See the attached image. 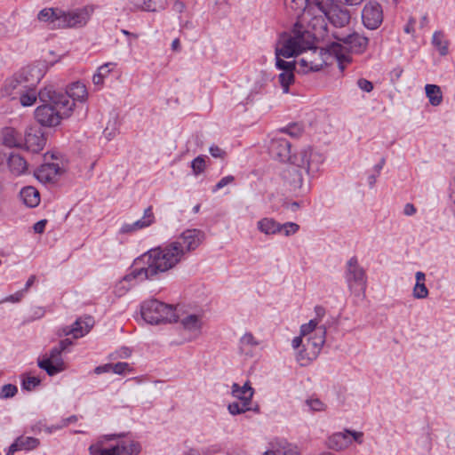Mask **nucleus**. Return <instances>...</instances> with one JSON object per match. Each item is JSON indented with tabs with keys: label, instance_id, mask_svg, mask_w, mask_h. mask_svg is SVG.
I'll use <instances>...</instances> for the list:
<instances>
[{
	"label": "nucleus",
	"instance_id": "1",
	"mask_svg": "<svg viewBox=\"0 0 455 455\" xmlns=\"http://www.w3.org/2000/svg\"><path fill=\"white\" fill-rule=\"evenodd\" d=\"M182 260V251L178 250L177 243L171 242L164 246L150 249L133 260L130 272L122 282L156 280L161 274L174 268Z\"/></svg>",
	"mask_w": 455,
	"mask_h": 455
},
{
	"label": "nucleus",
	"instance_id": "2",
	"mask_svg": "<svg viewBox=\"0 0 455 455\" xmlns=\"http://www.w3.org/2000/svg\"><path fill=\"white\" fill-rule=\"evenodd\" d=\"M38 98L44 104L35 110V118L45 127H53L60 124L61 119L68 117L75 104L68 101L67 95L56 96L53 85H47L38 92Z\"/></svg>",
	"mask_w": 455,
	"mask_h": 455
},
{
	"label": "nucleus",
	"instance_id": "3",
	"mask_svg": "<svg viewBox=\"0 0 455 455\" xmlns=\"http://www.w3.org/2000/svg\"><path fill=\"white\" fill-rule=\"evenodd\" d=\"M271 156L280 162H291L294 165L305 168L308 175L319 171L323 156L311 148L303 149L298 155L291 154V145L284 138H274L268 148Z\"/></svg>",
	"mask_w": 455,
	"mask_h": 455
},
{
	"label": "nucleus",
	"instance_id": "4",
	"mask_svg": "<svg viewBox=\"0 0 455 455\" xmlns=\"http://www.w3.org/2000/svg\"><path fill=\"white\" fill-rule=\"evenodd\" d=\"M311 34L296 23L292 35L283 34L276 42L275 48V57L291 58L302 53L307 47H310Z\"/></svg>",
	"mask_w": 455,
	"mask_h": 455
},
{
	"label": "nucleus",
	"instance_id": "5",
	"mask_svg": "<svg viewBox=\"0 0 455 455\" xmlns=\"http://www.w3.org/2000/svg\"><path fill=\"white\" fill-rule=\"evenodd\" d=\"M142 318L150 324L178 321L176 308L156 299L144 301L140 307Z\"/></svg>",
	"mask_w": 455,
	"mask_h": 455
},
{
	"label": "nucleus",
	"instance_id": "6",
	"mask_svg": "<svg viewBox=\"0 0 455 455\" xmlns=\"http://www.w3.org/2000/svg\"><path fill=\"white\" fill-rule=\"evenodd\" d=\"M345 278L349 291L355 296H363L367 286L365 270L360 266L355 256L346 264Z\"/></svg>",
	"mask_w": 455,
	"mask_h": 455
},
{
	"label": "nucleus",
	"instance_id": "7",
	"mask_svg": "<svg viewBox=\"0 0 455 455\" xmlns=\"http://www.w3.org/2000/svg\"><path fill=\"white\" fill-rule=\"evenodd\" d=\"M303 56L298 60V72L307 74L310 71L316 72L326 65L325 57L329 53L323 48L313 46V42L310 40V47H307L302 52Z\"/></svg>",
	"mask_w": 455,
	"mask_h": 455
},
{
	"label": "nucleus",
	"instance_id": "8",
	"mask_svg": "<svg viewBox=\"0 0 455 455\" xmlns=\"http://www.w3.org/2000/svg\"><path fill=\"white\" fill-rule=\"evenodd\" d=\"M315 6L336 28H345L350 22L349 11L335 4L333 0H315Z\"/></svg>",
	"mask_w": 455,
	"mask_h": 455
},
{
	"label": "nucleus",
	"instance_id": "9",
	"mask_svg": "<svg viewBox=\"0 0 455 455\" xmlns=\"http://www.w3.org/2000/svg\"><path fill=\"white\" fill-rule=\"evenodd\" d=\"M231 394L236 401L229 403L230 414H240L251 410V403L254 390L249 381L245 382L242 387L234 383Z\"/></svg>",
	"mask_w": 455,
	"mask_h": 455
},
{
	"label": "nucleus",
	"instance_id": "10",
	"mask_svg": "<svg viewBox=\"0 0 455 455\" xmlns=\"http://www.w3.org/2000/svg\"><path fill=\"white\" fill-rule=\"evenodd\" d=\"M94 12L93 5H85L72 10H62L61 24H59L61 29L80 28L89 22Z\"/></svg>",
	"mask_w": 455,
	"mask_h": 455
},
{
	"label": "nucleus",
	"instance_id": "11",
	"mask_svg": "<svg viewBox=\"0 0 455 455\" xmlns=\"http://www.w3.org/2000/svg\"><path fill=\"white\" fill-rule=\"evenodd\" d=\"M326 329L323 326L319 327L313 337H310L306 345V348L299 350L297 355V360L304 364V361H311L319 354L325 342Z\"/></svg>",
	"mask_w": 455,
	"mask_h": 455
},
{
	"label": "nucleus",
	"instance_id": "12",
	"mask_svg": "<svg viewBox=\"0 0 455 455\" xmlns=\"http://www.w3.org/2000/svg\"><path fill=\"white\" fill-rule=\"evenodd\" d=\"M204 234L199 229H187L183 231L172 243H177L179 251H182V257L185 259L187 255L195 251L204 241Z\"/></svg>",
	"mask_w": 455,
	"mask_h": 455
},
{
	"label": "nucleus",
	"instance_id": "13",
	"mask_svg": "<svg viewBox=\"0 0 455 455\" xmlns=\"http://www.w3.org/2000/svg\"><path fill=\"white\" fill-rule=\"evenodd\" d=\"M331 36L341 42L351 52L361 54L367 49L369 39L356 32L331 31Z\"/></svg>",
	"mask_w": 455,
	"mask_h": 455
},
{
	"label": "nucleus",
	"instance_id": "14",
	"mask_svg": "<svg viewBox=\"0 0 455 455\" xmlns=\"http://www.w3.org/2000/svg\"><path fill=\"white\" fill-rule=\"evenodd\" d=\"M89 451L91 455H138L140 451V445L137 442L123 441L110 449L91 445Z\"/></svg>",
	"mask_w": 455,
	"mask_h": 455
},
{
	"label": "nucleus",
	"instance_id": "15",
	"mask_svg": "<svg viewBox=\"0 0 455 455\" xmlns=\"http://www.w3.org/2000/svg\"><path fill=\"white\" fill-rule=\"evenodd\" d=\"M62 348L57 346L50 351L49 356L38 360V366L44 370L49 376H54L66 369L65 363L60 356Z\"/></svg>",
	"mask_w": 455,
	"mask_h": 455
},
{
	"label": "nucleus",
	"instance_id": "16",
	"mask_svg": "<svg viewBox=\"0 0 455 455\" xmlns=\"http://www.w3.org/2000/svg\"><path fill=\"white\" fill-rule=\"evenodd\" d=\"M26 148L33 153L43 150L46 144V138L43 129L37 125L27 128L24 135Z\"/></svg>",
	"mask_w": 455,
	"mask_h": 455
},
{
	"label": "nucleus",
	"instance_id": "17",
	"mask_svg": "<svg viewBox=\"0 0 455 455\" xmlns=\"http://www.w3.org/2000/svg\"><path fill=\"white\" fill-rule=\"evenodd\" d=\"M362 20L367 28H378L383 20L381 5L378 3L366 4L362 12Z\"/></svg>",
	"mask_w": 455,
	"mask_h": 455
},
{
	"label": "nucleus",
	"instance_id": "18",
	"mask_svg": "<svg viewBox=\"0 0 455 455\" xmlns=\"http://www.w3.org/2000/svg\"><path fill=\"white\" fill-rule=\"evenodd\" d=\"M62 169L58 164L44 163L41 164L35 172L36 179L44 183H53L62 173Z\"/></svg>",
	"mask_w": 455,
	"mask_h": 455
},
{
	"label": "nucleus",
	"instance_id": "19",
	"mask_svg": "<svg viewBox=\"0 0 455 455\" xmlns=\"http://www.w3.org/2000/svg\"><path fill=\"white\" fill-rule=\"evenodd\" d=\"M62 10L60 8H44L37 14V20L46 23L51 29H61Z\"/></svg>",
	"mask_w": 455,
	"mask_h": 455
},
{
	"label": "nucleus",
	"instance_id": "20",
	"mask_svg": "<svg viewBox=\"0 0 455 455\" xmlns=\"http://www.w3.org/2000/svg\"><path fill=\"white\" fill-rule=\"evenodd\" d=\"M26 90L27 85L23 84V82L15 73L12 77L7 78L4 81L1 92L2 96L10 97L11 99L14 100L17 99L18 96Z\"/></svg>",
	"mask_w": 455,
	"mask_h": 455
},
{
	"label": "nucleus",
	"instance_id": "21",
	"mask_svg": "<svg viewBox=\"0 0 455 455\" xmlns=\"http://www.w3.org/2000/svg\"><path fill=\"white\" fill-rule=\"evenodd\" d=\"M60 95H67L68 101L75 104L76 100L83 102L87 99V90L84 84L76 82L71 84L64 92L56 90V96Z\"/></svg>",
	"mask_w": 455,
	"mask_h": 455
},
{
	"label": "nucleus",
	"instance_id": "22",
	"mask_svg": "<svg viewBox=\"0 0 455 455\" xmlns=\"http://www.w3.org/2000/svg\"><path fill=\"white\" fill-rule=\"evenodd\" d=\"M93 325V319L88 316L84 319H77L71 326L64 329L66 335L72 334L75 339H78L88 333Z\"/></svg>",
	"mask_w": 455,
	"mask_h": 455
},
{
	"label": "nucleus",
	"instance_id": "23",
	"mask_svg": "<svg viewBox=\"0 0 455 455\" xmlns=\"http://www.w3.org/2000/svg\"><path fill=\"white\" fill-rule=\"evenodd\" d=\"M16 75L27 85V89L35 87L36 84L41 80L43 75L41 70L36 67H25L21 68Z\"/></svg>",
	"mask_w": 455,
	"mask_h": 455
},
{
	"label": "nucleus",
	"instance_id": "24",
	"mask_svg": "<svg viewBox=\"0 0 455 455\" xmlns=\"http://www.w3.org/2000/svg\"><path fill=\"white\" fill-rule=\"evenodd\" d=\"M260 345L251 332L244 333L239 340V352L243 355L252 356L253 350Z\"/></svg>",
	"mask_w": 455,
	"mask_h": 455
},
{
	"label": "nucleus",
	"instance_id": "25",
	"mask_svg": "<svg viewBox=\"0 0 455 455\" xmlns=\"http://www.w3.org/2000/svg\"><path fill=\"white\" fill-rule=\"evenodd\" d=\"M7 164L10 172L15 176H20L25 173L28 169L26 160L19 154H10L7 158Z\"/></svg>",
	"mask_w": 455,
	"mask_h": 455
},
{
	"label": "nucleus",
	"instance_id": "26",
	"mask_svg": "<svg viewBox=\"0 0 455 455\" xmlns=\"http://www.w3.org/2000/svg\"><path fill=\"white\" fill-rule=\"evenodd\" d=\"M20 197L24 204L30 208L37 206L40 203L38 190L31 186L23 188L20 192Z\"/></svg>",
	"mask_w": 455,
	"mask_h": 455
},
{
	"label": "nucleus",
	"instance_id": "27",
	"mask_svg": "<svg viewBox=\"0 0 455 455\" xmlns=\"http://www.w3.org/2000/svg\"><path fill=\"white\" fill-rule=\"evenodd\" d=\"M40 442L35 437H18L13 443L11 444V451H17L20 450L30 451L36 449Z\"/></svg>",
	"mask_w": 455,
	"mask_h": 455
},
{
	"label": "nucleus",
	"instance_id": "28",
	"mask_svg": "<svg viewBox=\"0 0 455 455\" xmlns=\"http://www.w3.org/2000/svg\"><path fill=\"white\" fill-rule=\"evenodd\" d=\"M3 144L8 148H19L21 146L22 139L20 134L12 127H5L2 132Z\"/></svg>",
	"mask_w": 455,
	"mask_h": 455
},
{
	"label": "nucleus",
	"instance_id": "29",
	"mask_svg": "<svg viewBox=\"0 0 455 455\" xmlns=\"http://www.w3.org/2000/svg\"><path fill=\"white\" fill-rule=\"evenodd\" d=\"M281 224L271 218H264L258 222V228L266 235L280 233Z\"/></svg>",
	"mask_w": 455,
	"mask_h": 455
},
{
	"label": "nucleus",
	"instance_id": "30",
	"mask_svg": "<svg viewBox=\"0 0 455 455\" xmlns=\"http://www.w3.org/2000/svg\"><path fill=\"white\" fill-rule=\"evenodd\" d=\"M351 443V440L345 433H336L328 439V446L333 450H341L347 446Z\"/></svg>",
	"mask_w": 455,
	"mask_h": 455
},
{
	"label": "nucleus",
	"instance_id": "31",
	"mask_svg": "<svg viewBox=\"0 0 455 455\" xmlns=\"http://www.w3.org/2000/svg\"><path fill=\"white\" fill-rule=\"evenodd\" d=\"M155 222V215L152 206H148L145 211L143 217L140 220L132 223L135 231L146 228Z\"/></svg>",
	"mask_w": 455,
	"mask_h": 455
},
{
	"label": "nucleus",
	"instance_id": "32",
	"mask_svg": "<svg viewBox=\"0 0 455 455\" xmlns=\"http://www.w3.org/2000/svg\"><path fill=\"white\" fill-rule=\"evenodd\" d=\"M426 94L432 106H439L443 101L441 88L435 84H427L425 86Z\"/></svg>",
	"mask_w": 455,
	"mask_h": 455
},
{
	"label": "nucleus",
	"instance_id": "33",
	"mask_svg": "<svg viewBox=\"0 0 455 455\" xmlns=\"http://www.w3.org/2000/svg\"><path fill=\"white\" fill-rule=\"evenodd\" d=\"M301 170L307 172L305 168L298 165L292 166L287 170V173L291 176L290 183L294 189L301 188L302 187L303 177Z\"/></svg>",
	"mask_w": 455,
	"mask_h": 455
},
{
	"label": "nucleus",
	"instance_id": "34",
	"mask_svg": "<svg viewBox=\"0 0 455 455\" xmlns=\"http://www.w3.org/2000/svg\"><path fill=\"white\" fill-rule=\"evenodd\" d=\"M181 324L185 330L192 332H198L202 327V321L198 315H189L181 320Z\"/></svg>",
	"mask_w": 455,
	"mask_h": 455
},
{
	"label": "nucleus",
	"instance_id": "35",
	"mask_svg": "<svg viewBox=\"0 0 455 455\" xmlns=\"http://www.w3.org/2000/svg\"><path fill=\"white\" fill-rule=\"evenodd\" d=\"M432 43L442 56H445L448 53V42L444 39V35L442 31H435L434 33Z\"/></svg>",
	"mask_w": 455,
	"mask_h": 455
},
{
	"label": "nucleus",
	"instance_id": "36",
	"mask_svg": "<svg viewBox=\"0 0 455 455\" xmlns=\"http://www.w3.org/2000/svg\"><path fill=\"white\" fill-rule=\"evenodd\" d=\"M38 96V92H36L34 87H30L27 89L25 92H22L18 98L20 99V102L23 107H30L36 101Z\"/></svg>",
	"mask_w": 455,
	"mask_h": 455
},
{
	"label": "nucleus",
	"instance_id": "37",
	"mask_svg": "<svg viewBox=\"0 0 455 455\" xmlns=\"http://www.w3.org/2000/svg\"><path fill=\"white\" fill-rule=\"evenodd\" d=\"M279 83L284 93L289 92V87L294 83V72H282L278 76Z\"/></svg>",
	"mask_w": 455,
	"mask_h": 455
},
{
	"label": "nucleus",
	"instance_id": "38",
	"mask_svg": "<svg viewBox=\"0 0 455 455\" xmlns=\"http://www.w3.org/2000/svg\"><path fill=\"white\" fill-rule=\"evenodd\" d=\"M282 58L283 56L275 57V67L283 70V72H294L298 66V61H286Z\"/></svg>",
	"mask_w": 455,
	"mask_h": 455
},
{
	"label": "nucleus",
	"instance_id": "39",
	"mask_svg": "<svg viewBox=\"0 0 455 455\" xmlns=\"http://www.w3.org/2000/svg\"><path fill=\"white\" fill-rule=\"evenodd\" d=\"M285 4L291 9L303 12L310 7L308 0H285Z\"/></svg>",
	"mask_w": 455,
	"mask_h": 455
},
{
	"label": "nucleus",
	"instance_id": "40",
	"mask_svg": "<svg viewBox=\"0 0 455 455\" xmlns=\"http://www.w3.org/2000/svg\"><path fill=\"white\" fill-rule=\"evenodd\" d=\"M280 132L287 133L293 138H298L302 134L303 129L299 124H292L288 125L287 127L280 129Z\"/></svg>",
	"mask_w": 455,
	"mask_h": 455
},
{
	"label": "nucleus",
	"instance_id": "41",
	"mask_svg": "<svg viewBox=\"0 0 455 455\" xmlns=\"http://www.w3.org/2000/svg\"><path fill=\"white\" fill-rule=\"evenodd\" d=\"M205 156H198L191 162V168L196 175L202 173L205 168Z\"/></svg>",
	"mask_w": 455,
	"mask_h": 455
},
{
	"label": "nucleus",
	"instance_id": "42",
	"mask_svg": "<svg viewBox=\"0 0 455 455\" xmlns=\"http://www.w3.org/2000/svg\"><path fill=\"white\" fill-rule=\"evenodd\" d=\"M18 393V388L15 385L6 384L4 385L0 390V398L8 399L13 397Z\"/></svg>",
	"mask_w": 455,
	"mask_h": 455
},
{
	"label": "nucleus",
	"instance_id": "43",
	"mask_svg": "<svg viewBox=\"0 0 455 455\" xmlns=\"http://www.w3.org/2000/svg\"><path fill=\"white\" fill-rule=\"evenodd\" d=\"M278 455H299L296 446H293L286 442L279 443V454Z\"/></svg>",
	"mask_w": 455,
	"mask_h": 455
},
{
	"label": "nucleus",
	"instance_id": "44",
	"mask_svg": "<svg viewBox=\"0 0 455 455\" xmlns=\"http://www.w3.org/2000/svg\"><path fill=\"white\" fill-rule=\"evenodd\" d=\"M299 229V226L294 222H286L281 224L280 233H283L284 235L290 236L296 234Z\"/></svg>",
	"mask_w": 455,
	"mask_h": 455
},
{
	"label": "nucleus",
	"instance_id": "45",
	"mask_svg": "<svg viewBox=\"0 0 455 455\" xmlns=\"http://www.w3.org/2000/svg\"><path fill=\"white\" fill-rule=\"evenodd\" d=\"M306 403L313 411H323L326 409V405L318 398L307 399Z\"/></svg>",
	"mask_w": 455,
	"mask_h": 455
},
{
	"label": "nucleus",
	"instance_id": "46",
	"mask_svg": "<svg viewBox=\"0 0 455 455\" xmlns=\"http://www.w3.org/2000/svg\"><path fill=\"white\" fill-rule=\"evenodd\" d=\"M428 295V290L425 285V283H415L413 288V296L416 299H425Z\"/></svg>",
	"mask_w": 455,
	"mask_h": 455
},
{
	"label": "nucleus",
	"instance_id": "47",
	"mask_svg": "<svg viewBox=\"0 0 455 455\" xmlns=\"http://www.w3.org/2000/svg\"><path fill=\"white\" fill-rule=\"evenodd\" d=\"M40 384V379L36 377L28 376L22 380V388L31 391Z\"/></svg>",
	"mask_w": 455,
	"mask_h": 455
},
{
	"label": "nucleus",
	"instance_id": "48",
	"mask_svg": "<svg viewBox=\"0 0 455 455\" xmlns=\"http://www.w3.org/2000/svg\"><path fill=\"white\" fill-rule=\"evenodd\" d=\"M317 323H318L315 320H310L307 323L302 324L300 327L301 336H306L314 331L317 326Z\"/></svg>",
	"mask_w": 455,
	"mask_h": 455
},
{
	"label": "nucleus",
	"instance_id": "49",
	"mask_svg": "<svg viewBox=\"0 0 455 455\" xmlns=\"http://www.w3.org/2000/svg\"><path fill=\"white\" fill-rule=\"evenodd\" d=\"M130 369L128 363L119 362L115 364L112 363V371L116 374H124Z\"/></svg>",
	"mask_w": 455,
	"mask_h": 455
},
{
	"label": "nucleus",
	"instance_id": "50",
	"mask_svg": "<svg viewBox=\"0 0 455 455\" xmlns=\"http://www.w3.org/2000/svg\"><path fill=\"white\" fill-rule=\"evenodd\" d=\"M357 85L362 91L366 92H371L373 90L372 83L365 78L358 79Z\"/></svg>",
	"mask_w": 455,
	"mask_h": 455
},
{
	"label": "nucleus",
	"instance_id": "51",
	"mask_svg": "<svg viewBox=\"0 0 455 455\" xmlns=\"http://www.w3.org/2000/svg\"><path fill=\"white\" fill-rule=\"evenodd\" d=\"M114 66H115L114 63H110V62L105 63V64L101 65L98 68L97 71H98V73H100V75L105 78L110 74Z\"/></svg>",
	"mask_w": 455,
	"mask_h": 455
},
{
	"label": "nucleus",
	"instance_id": "52",
	"mask_svg": "<svg viewBox=\"0 0 455 455\" xmlns=\"http://www.w3.org/2000/svg\"><path fill=\"white\" fill-rule=\"evenodd\" d=\"M210 154L215 158H224L226 152L216 145L210 148Z\"/></svg>",
	"mask_w": 455,
	"mask_h": 455
},
{
	"label": "nucleus",
	"instance_id": "53",
	"mask_svg": "<svg viewBox=\"0 0 455 455\" xmlns=\"http://www.w3.org/2000/svg\"><path fill=\"white\" fill-rule=\"evenodd\" d=\"M232 101L236 102L233 108V111H235L237 115L246 111L245 104L243 102H238V98L233 96Z\"/></svg>",
	"mask_w": 455,
	"mask_h": 455
},
{
	"label": "nucleus",
	"instance_id": "54",
	"mask_svg": "<svg viewBox=\"0 0 455 455\" xmlns=\"http://www.w3.org/2000/svg\"><path fill=\"white\" fill-rule=\"evenodd\" d=\"M93 371L95 374H98V375L105 373V372H110V371H112V363H106L104 365L97 366Z\"/></svg>",
	"mask_w": 455,
	"mask_h": 455
},
{
	"label": "nucleus",
	"instance_id": "55",
	"mask_svg": "<svg viewBox=\"0 0 455 455\" xmlns=\"http://www.w3.org/2000/svg\"><path fill=\"white\" fill-rule=\"evenodd\" d=\"M47 220H41L34 224L33 229L35 233L42 234L44 231L45 226H46Z\"/></svg>",
	"mask_w": 455,
	"mask_h": 455
},
{
	"label": "nucleus",
	"instance_id": "56",
	"mask_svg": "<svg viewBox=\"0 0 455 455\" xmlns=\"http://www.w3.org/2000/svg\"><path fill=\"white\" fill-rule=\"evenodd\" d=\"M142 10L147 12H157L158 8L152 0H144Z\"/></svg>",
	"mask_w": 455,
	"mask_h": 455
},
{
	"label": "nucleus",
	"instance_id": "57",
	"mask_svg": "<svg viewBox=\"0 0 455 455\" xmlns=\"http://www.w3.org/2000/svg\"><path fill=\"white\" fill-rule=\"evenodd\" d=\"M23 296H24V291H19L15 292L14 294H12L9 297H7L5 300L12 302V303H16V302L20 301L21 299L23 298Z\"/></svg>",
	"mask_w": 455,
	"mask_h": 455
},
{
	"label": "nucleus",
	"instance_id": "58",
	"mask_svg": "<svg viewBox=\"0 0 455 455\" xmlns=\"http://www.w3.org/2000/svg\"><path fill=\"white\" fill-rule=\"evenodd\" d=\"M346 434L347 435H350L353 436V439L358 443H363V432H356V431H352V430H346Z\"/></svg>",
	"mask_w": 455,
	"mask_h": 455
},
{
	"label": "nucleus",
	"instance_id": "59",
	"mask_svg": "<svg viewBox=\"0 0 455 455\" xmlns=\"http://www.w3.org/2000/svg\"><path fill=\"white\" fill-rule=\"evenodd\" d=\"M133 232H136V231L133 228L132 223V224L124 223L119 230L120 234H131Z\"/></svg>",
	"mask_w": 455,
	"mask_h": 455
},
{
	"label": "nucleus",
	"instance_id": "60",
	"mask_svg": "<svg viewBox=\"0 0 455 455\" xmlns=\"http://www.w3.org/2000/svg\"><path fill=\"white\" fill-rule=\"evenodd\" d=\"M403 213L407 216H411L416 213V208L412 204H406L403 208Z\"/></svg>",
	"mask_w": 455,
	"mask_h": 455
},
{
	"label": "nucleus",
	"instance_id": "61",
	"mask_svg": "<svg viewBox=\"0 0 455 455\" xmlns=\"http://www.w3.org/2000/svg\"><path fill=\"white\" fill-rule=\"evenodd\" d=\"M228 186V176L223 177L213 188L212 192L215 193L219 189Z\"/></svg>",
	"mask_w": 455,
	"mask_h": 455
},
{
	"label": "nucleus",
	"instance_id": "62",
	"mask_svg": "<svg viewBox=\"0 0 455 455\" xmlns=\"http://www.w3.org/2000/svg\"><path fill=\"white\" fill-rule=\"evenodd\" d=\"M351 60L350 57L341 55L340 57H338L339 61V68L340 71H343L345 69L344 62L349 63Z\"/></svg>",
	"mask_w": 455,
	"mask_h": 455
},
{
	"label": "nucleus",
	"instance_id": "63",
	"mask_svg": "<svg viewBox=\"0 0 455 455\" xmlns=\"http://www.w3.org/2000/svg\"><path fill=\"white\" fill-rule=\"evenodd\" d=\"M451 194H450V197H451V200L452 202V204H451V209L455 214V177H454V180H453V183L451 184Z\"/></svg>",
	"mask_w": 455,
	"mask_h": 455
},
{
	"label": "nucleus",
	"instance_id": "64",
	"mask_svg": "<svg viewBox=\"0 0 455 455\" xmlns=\"http://www.w3.org/2000/svg\"><path fill=\"white\" fill-rule=\"evenodd\" d=\"M278 454H279V443H276V445L272 443V449H270L263 453V455H278Z\"/></svg>",
	"mask_w": 455,
	"mask_h": 455
}]
</instances>
